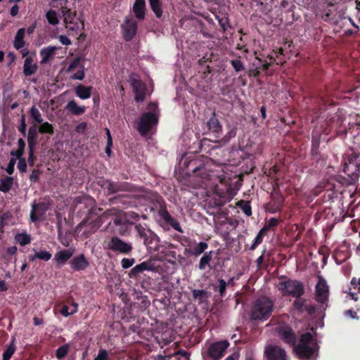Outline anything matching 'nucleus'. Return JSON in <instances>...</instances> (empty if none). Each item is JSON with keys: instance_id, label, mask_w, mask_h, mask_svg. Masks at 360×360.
I'll return each instance as SVG.
<instances>
[{"instance_id": "f257e3e1", "label": "nucleus", "mask_w": 360, "mask_h": 360, "mask_svg": "<svg viewBox=\"0 0 360 360\" xmlns=\"http://www.w3.org/2000/svg\"><path fill=\"white\" fill-rule=\"evenodd\" d=\"M274 308V302L271 299L261 296L252 302L249 318L251 321H267L271 317Z\"/></svg>"}, {"instance_id": "f03ea898", "label": "nucleus", "mask_w": 360, "mask_h": 360, "mask_svg": "<svg viewBox=\"0 0 360 360\" xmlns=\"http://www.w3.org/2000/svg\"><path fill=\"white\" fill-rule=\"evenodd\" d=\"M292 348L299 358L309 359L318 351L319 345L311 333L306 332L302 334L299 343H295Z\"/></svg>"}, {"instance_id": "7ed1b4c3", "label": "nucleus", "mask_w": 360, "mask_h": 360, "mask_svg": "<svg viewBox=\"0 0 360 360\" xmlns=\"http://www.w3.org/2000/svg\"><path fill=\"white\" fill-rule=\"evenodd\" d=\"M186 174L200 176L203 179H210V174L205 167L204 160L202 157L195 158L185 161L184 163Z\"/></svg>"}, {"instance_id": "20e7f679", "label": "nucleus", "mask_w": 360, "mask_h": 360, "mask_svg": "<svg viewBox=\"0 0 360 360\" xmlns=\"http://www.w3.org/2000/svg\"><path fill=\"white\" fill-rule=\"evenodd\" d=\"M158 213L160 217L159 224L165 230L168 231L170 229H174L180 233H183L179 222L169 214L165 203L160 205Z\"/></svg>"}, {"instance_id": "39448f33", "label": "nucleus", "mask_w": 360, "mask_h": 360, "mask_svg": "<svg viewBox=\"0 0 360 360\" xmlns=\"http://www.w3.org/2000/svg\"><path fill=\"white\" fill-rule=\"evenodd\" d=\"M159 115L153 112H143L137 122L136 129L142 136L148 135L153 127L157 126Z\"/></svg>"}, {"instance_id": "423d86ee", "label": "nucleus", "mask_w": 360, "mask_h": 360, "mask_svg": "<svg viewBox=\"0 0 360 360\" xmlns=\"http://www.w3.org/2000/svg\"><path fill=\"white\" fill-rule=\"evenodd\" d=\"M279 290L282 291L283 295L298 298L304 294V285L297 280L289 279L282 281L279 283Z\"/></svg>"}, {"instance_id": "0eeeda50", "label": "nucleus", "mask_w": 360, "mask_h": 360, "mask_svg": "<svg viewBox=\"0 0 360 360\" xmlns=\"http://www.w3.org/2000/svg\"><path fill=\"white\" fill-rule=\"evenodd\" d=\"M105 248L113 252L125 255H130L133 250L131 243L122 240L118 236H112L106 243Z\"/></svg>"}, {"instance_id": "6e6552de", "label": "nucleus", "mask_w": 360, "mask_h": 360, "mask_svg": "<svg viewBox=\"0 0 360 360\" xmlns=\"http://www.w3.org/2000/svg\"><path fill=\"white\" fill-rule=\"evenodd\" d=\"M102 187L107 191L108 194H113L121 191H136V187L127 181H104Z\"/></svg>"}, {"instance_id": "1a4fd4ad", "label": "nucleus", "mask_w": 360, "mask_h": 360, "mask_svg": "<svg viewBox=\"0 0 360 360\" xmlns=\"http://www.w3.org/2000/svg\"><path fill=\"white\" fill-rule=\"evenodd\" d=\"M276 330L280 339L285 344L293 347L295 344L297 343V335L289 325L285 323H279L276 326Z\"/></svg>"}, {"instance_id": "9d476101", "label": "nucleus", "mask_w": 360, "mask_h": 360, "mask_svg": "<svg viewBox=\"0 0 360 360\" xmlns=\"http://www.w3.org/2000/svg\"><path fill=\"white\" fill-rule=\"evenodd\" d=\"M229 345L230 343L226 340L214 342L209 346L207 355L212 360H219L224 356Z\"/></svg>"}, {"instance_id": "9b49d317", "label": "nucleus", "mask_w": 360, "mask_h": 360, "mask_svg": "<svg viewBox=\"0 0 360 360\" xmlns=\"http://www.w3.org/2000/svg\"><path fill=\"white\" fill-rule=\"evenodd\" d=\"M329 298V288L326 280L321 276L319 277V281L315 287L316 301L322 304L328 305Z\"/></svg>"}, {"instance_id": "f8f14e48", "label": "nucleus", "mask_w": 360, "mask_h": 360, "mask_svg": "<svg viewBox=\"0 0 360 360\" xmlns=\"http://www.w3.org/2000/svg\"><path fill=\"white\" fill-rule=\"evenodd\" d=\"M207 134L212 136L215 139H220L222 136V126L216 116L215 112L212 113V117L206 122Z\"/></svg>"}, {"instance_id": "ddd939ff", "label": "nucleus", "mask_w": 360, "mask_h": 360, "mask_svg": "<svg viewBox=\"0 0 360 360\" xmlns=\"http://www.w3.org/2000/svg\"><path fill=\"white\" fill-rule=\"evenodd\" d=\"M145 271H156V266L151 259L144 261L134 266L129 273L131 278H136Z\"/></svg>"}, {"instance_id": "4468645a", "label": "nucleus", "mask_w": 360, "mask_h": 360, "mask_svg": "<svg viewBox=\"0 0 360 360\" xmlns=\"http://www.w3.org/2000/svg\"><path fill=\"white\" fill-rule=\"evenodd\" d=\"M49 206L44 202L37 203L34 202L32 204V210L30 211V220L32 222H37L43 219V217L48 211Z\"/></svg>"}, {"instance_id": "2eb2a0df", "label": "nucleus", "mask_w": 360, "mask_h": 360, "mask_svg": "<svg viewBox=\"0 0 360 360\" xmlns=\"http://www.w3.org/2000/svg\"><path fill=\"white\" fill-rule=\"evenodd\" d=\"M123 37L127 41H131L135 36L137 31V23L131 18L126 17L124 23L122 25Z\"/></svg>"}, {"instance_id": "dca6fc26", "label": "nucleus", "mask_w": 360, "mask_h": 360, "mask_svg": "<svg viewBox=\"0 0 360 360\" xmlns=\"http://www.w3.org/2000/svg\"><path fill=\"white\" fill-rule=\"evenodd\" d=\"M340 179H342L340 176H336L331 177L330 179H323L320 181L311 191L310 195L311 197H316L323 191H326L327 188H333L335 187L333 181H340Z\"/></svg>"}, {"instance_id": "f3484780", "label": "nucleus", "mask_w": 360, "mask_h": 360, "mask_svg": "<svg viewBox=\"0 0 360 360\" xmlns=\"http://www.w3.org/2000/svg\"><path fill=\"white\" fill-rule=\"evenodd\" d=\"M89 266V262L83 254L74 257L70 262V266L75 271H84Z\"/></svg>"}, {"instance_id": "a211bd4d", "label": "nucleus", "mask_w": 360, "mask_h": 360, "mask_svg": "<svg viewBox=\"0 0 360 360\" xmlns=\"http://www.w3.org/2000/svg\"><path fill=\"white\" fill-rule=\"evenodd\" d=\"M265 354L268 360H286L285 351L276 346L267 347Z\"/></svg>"}, {"instance_id": "6ab92c4d", "label": "nucleus", "mask_w": 360, "mask_h": 360, "mask_svg": "<svg viewBox=\"0 0 360 360\" xmlns=\"http://www.w3.org/2000/svg\"><path fill=\"white\" fill-rule=\"evenodd\" d=\"M75 248H70L57 252L54 256V260L58 266H61L72 257L75 253Z\"/></svg>"}, {"instance_id": "aec40b11", "label": "nucleus", "mask_w": 360, "mask_h": 360, "mask_svg": "<svg viewBox=\"0 0 360 360\" xmlns=\"http://www.w3.org/2000/svg\"><path fill=\"white\" fill-rule=\"evenodd\" d=\"M344 172L347 174L352 180L358 179L360 174V162L349 161V164H345Z\"/></svg>"}, {"instance_id": "412c9836", "label": "nucleus", "mask_w": 360, "mask_h": 360, "mask_svg": "<svg viewBox=\"0 0 360 360\" xmlns=\"http://www.w3.org/2000/svg\"><path fill=\"white\" fill-rule=\"evenodd\" d=\"M143 244L150 252H159L160 251V248H162V246L160 245L159 237L154 232L152 233L150 238L146 239Z\"/></svg>"}, {"instance_id": "4be33fe9", "label": "nucleus", "mask_w": 360, "mask_h": 360, "mask_svg": "<svg viewBox=\"0 0 360 360\" xmlns=\"http://www.w3.org/2000/svg\"><path fill=\"white\" fill-rule=\"evenodd\" d=\"M38 132L39 129H37L36 124L29 127L27 133L28 148H36L38 143Z\"/></svg>"}, {"instance_id": "5701e85b", "label": "nucleus", "mask_w": 360, "mask_h": 360, "mask_svg": "<svg viewBox=\"0 0 360 360\" xmlns=\"http://www.w3.org/2000/svg\"><path fill=\"white\" fill-rule=\"evenodd\" d=\"M271 198L273 200L269 204V212L275 213L281 211L284 202L283 196L281 193H276V195H272Z\"/></svg>"}, {"instance_id": "b1692460", "label": "nucleus", "mask_w": 360, "mask_h": 360, "mask_svg": "<svg viewBox=\"0 0 360 360\" xmlns=\"http://www.w3.org/2000/svg\"><path fill=\"white\" fill-rule=\"evenodd\" d=\"M146 2L145 0H136L133 5V11L136 18L143 20L145 18Z\"/></svg>"}, {"instance_id": "393cba45", "label": "nucleus", "mask_w": 360, "mask_h": 360, "mask_svg": "<svg viewBox=\"0 0 360 360\" xmlns=\"http://www.w3.org/2000/svg\"><path fill=\"white\" fill-rule=\"evenodd\" d=\"M65 109L68 110L70 113L76 116H79L84 114L86 111L85 106L78 105L74 100H72L68 103V104L65 106Z\"/></svg>"}, {"instance_id": "a878e982", "label": "nucleus", "mask_w": 360, "mask_h": 360, "mask_svg": "<svg viewBox=\"0 0 360 360\" xmlns=\"http://www.w3.org/2000/svg\"><path fill=\"white\" fill-rule=\"evenodd\" d=\"M129 82L133 90H146L145 84L142 82L138 75H131Z\"/></svg>"}, {"instance_id": "bb28decb", "label": "nucleus", "mask_w": 360, "mask_h": 360, "mask_svg": "<svg viewBox=\"0 0 360 360\" xmlns=\"http://www.w3.org/2000/svg\"><path fill=\"white\" fill-rule=\"evenodd\" d=\"M56 50V46H49L41 49L40 51V55L42 57L41 63H46L49 60V59L54 55Z\"/></svg>"}, {"instance_id": "cd10ccee", "label": "nucleus", "mask_w": 360, "mask_h": 360, "mask_svg": "<svg viewBox=\"0 0 360 360\" xmlns=\"http://www.w3.org/2000/svg\"><path fill=\"white\" fill-rule=\"evenodd\" d=\"M25 30V28H20L18 30L17 34L14 39V47L18 50L22 48L25 45L24 36Z\"/></svg>"}, {"instance_id": "c85d7f7f", "label": "nucleus", "mask_w": 360, "mask_h": 360, "mask_svg": "<svg viewBox=\"0 0 360 360\" xmlns=\"http://www.w3.org/2000/svg\"><path fill=\"white\" fill-rule=\"evenodd\" d=\"M24 74L26 76H30L34 74L37 70V65L32 64V60L31 58L28 57L25 60L24 62Z\"/></svg>"}, {"instance_id": "c756f323", "label": "nucleus", "mask_w": 360, "mask_h": 360, "mask_svg": "<svg viewBox=\"0 0 360 360\" xmlns=\"http://www.w3.org/2000/svg\"><path fill=\"white\" fill-rule=\"evenodd\" d=\"M213 251L206 252L203 256L200 258L198 268L200 270L205 269L207 265H210V262L212 259Z\"/></svg>"}, {"instance_id": "7c9ffc66", "label": "nucleus", "mask_w": 360, "mask_h": 360, "mask_svg": "<svg viewBox=\"0 0 360 360\" xmlns=\"http://www.w3.org/2000/svg\"><path fill=\"white\" fill-rule=\"evenodd\" d=\"M13 184V179L11 176H7L0 180V191L8 193L12 188Z\"/></svg>"}, {"instance_id": "2f4dec72", "label": "nucleus", "mask_w": 360, "mask_h": 360, "mask_svg": "<svg viewBox=\"0 0 360 360\" xmlns=\"http://www.w3.org/2000/svg\"><path fill=\"white\" fill-rule=\"evenodd\" d=\"M161 253H163L165 257H169L171 259H168V262L172 264H174L176 259L181 260L184 259V257L181 255H176V252L174 250H167L166 248L160 250Z\"/></svg>"}, {"instance_id": "473e14b6", "label": "nucleus", "mask_w": 360, "mask_h": 360, "mask_svg": "<svg viewBox=\"0 0 360 360\" xmlns=\"http://www.w3.org/2000/svg\"><path fill=\"white\" fill-rule=\"evenodd\" d=\"M150 8L158 18L162 15V4L160 0H148Z\"/></svg>"}, {"instance_id": "72a5a7b5", "label": "nucleus", "mask_w": 360, "mask_h": 360, "mask_svg": "<svg viewBox=\"0 0 360 360\" xmlns=\"http://www.w3.org/2000/svg\"><path fill=\"white\" fill-rule=\"evenodd\" d=\"M208 248V244L205 242L196 243L192 248V255L198 257L205 252Z\"/></svg>"}, {"instance_id": "f704fd0d", "label": "nucleus", "mask_w": 360, "mask_h": 360, "mask_svg": "<svg viewBox=\"0 0 360 360\" xmlns=\"http://www.w3.org/2000/svg\"><path fill=\"white\" fill-rule=\"evenodd\" d=\"M334 189L335 187L333 188H327L321 199H318L317 201H319L320 203H326L332 201L336 196V193L334 191Z\"/></svg>"}, {"instance_id": "c9c22d12", "label": "nucleus", "mask_w": 360, "mask_h": 360, "mask_svg": "<svg viewBox=\"0 0 360 360\" xmlns=\"http://www.w3.org/2000/svg\"><path fill=\"white\" fill-rule=\"evenodd\" d=\"M292 305L295 310L300 313H302L304 311L307 305V300L302 298L301 297L295 298Z\"/></svg>"}, {"instance_id": "e433bc0d", "label": "nucleus", "mask_w": 360, "mask_h": 360, "mask_svg": "<svg viewBox=\"0 0 360 360\" xmlns=\"http://www.w3.org/2000/svg\"><path fill=\"white\" fill-rule=\"evenodd\" d=\"M141 200V199H145L144 195H134L131 197H124L122 199L121 202L122 204L127 205L128 207H133L135 205V202L132 200Z\"/></svg>"}, {"instance_id": "4c0bfd02", "label": "nucleus", "mask_w": 360, "mask_h": 360, "mask_svg": "<svg viewBox=\"0 0 360 360\" xmlns=\"http://www.w3.org/2000/svg\"><path fill=\"white\" fill-rule=\"evenodd\" d=\"M16 350V347L14 344V339L11 341L10 345L6 347L3 353V360H10L13 354Z\"/></svg>"}, {"instance_id": "58836bf2", "label": "nucleus", "mask_w": 360, "mask_h": 360, "mask_svg": "<svg viewBox=\"0 0 360 360\" xmlns=\"http://www.w3.org/2000/svg\"><path fill=\"white\" fill-rule=\"evenodd\" d=\"M15 239L22 246L26 245L31 242L30 236L25 233H18Z\"/></svg>"}, {"instance_id": "ea45409f", "label": "nucleus", "mask_w": 360, "mask_h": 360, "mask_svg": "<svg viewBox=\"0 0 360 360\" xmlns=\"http://www.w3.org/2000/svg\"><path fill=\"white\" fill-rule=\"evenodd\" d=\"M39 132L41 134L53 135L54 134V128L51 124L48 122H45L39 126Z\"/></svg>"}, {"instance_id": "a19ab883", "label": "nucleus", "mask_w": 360, "mask_h": 360, "mask_svg": "<svg viewBox=\"0 0 360 360\" xmlns=\"http://www.w3.org/2000/svg\"><path fill=\"white\" fill-rule=\"evenodd\" d=\"M62 13L64 17V22L65 23H73L72 20L76 15V12L72 13L70 8L65 7L63 8Z\"/></svg>"}, {"instance_id": "79ce46f5", "label": "nucleus", "mask_w": 360, "mask_h": 360, "mask_svg": "<svg viewBox=\"0 0 360 360\" xmlns=\"http://www.w3.org/2000/svg\"><path fill=\"white\" fill-rule=\"evenodd\" d=\"M69 350V345H64L60 347H59L56 351V356L58 360H61L64 359Z\"/></svg>"}, {"instance_id": "37998d69", "label": "nucleus", "mask_w": 360, "mask_h": 360, "mask_svg": "<svg viewBox=\"0 0 360 360\" xmlns=\"http://www.w3.org/2000/svg\"><path fill=\"white\" fill-rule=\"evenodd\" d=\"M46 18L49 23L52 25H56L59 22L57 13L54 10H49L46 14Z\"/></svg>"}, {"instance_id": "c03bdc74", "label": "nucleus", "mask_w": 360, "mask_h": 360, "mask_svg": "<svg viewBox=\"0 0 360 360\" xmlns=\"http://www.w3.org/2000/svg\"><path fill=\"white\" fill-rule=\"evenodd\" d=\"M30 115L34 120V124H40L42 122L43 119L41 118V113L39 110L34 106H32L30 109Z\"/></svg>"}, {"instance_id": "a18cd8bd", "label": "nucleus", "mask_w": 360, "mask_h": 360, "mask_svg": "<svg viewBox=\"0 0 360 360\" xmlns=\"http://www.w3.org/2000/svg\"><path fill=\"white\" fill-rule=\"evenodd\" d=\"M35 256L37 257V259L47 262L51 259L52 254L46 250H40L39 252H35Z\"/></svg>"}, {"instance_id": "49530a36", "label": "nucleus", "mask_w": 360, "mask_h": 360, "mask_svg": "<svg viewBox=\"0 0 360 360\" xmlns=\"http://www.w3.org/2000/svg\"><path fill=\"white\" fill-rule=\"evenodd\" d=\"M239 205L242 211L248 217L252 215V208L249 201H240Z\"/></svg>"}, {"instance_id": "de8ad7c7", "label": "nucleus", "mask_w": 360, "mask_h": 360, "mask_svg": "<svg viewBox=\"0 0 360 360\" xmlns=\"http://www.w3.org/2000/svg\"><path fill=\"white\" fill-rule=\"evenodd\" d=\"M192 295L195 300H198L199 303L202 302V299L206 296L207 292L204 290H192Z\"/></svg>"}, {"instance_id": "09e8293b", "label": "nucleus", "mask_w": 360, "mask_h": 360, "mask_svg": "<svg viewBox=\"0 0 360 360\" xmlns=\"http://www.w3.org/2000/svg\"><path fill=\"white\" fill-rule=\"evenodd\" d=\"M237 129L235 127L231 129L226 135L224 136H221V141L224 142H228L231 139L234 138L236 136Z\"/></svg>"}, {"instance_id": "8fccbe9b", "label": "nucleus", "mask_w": 360, "mask_h": 360, "mask_svg": "<svg viewBox=\"0 0 360 360\" xmlns=\"http://www.w3.org/2000/svg\"><path fill=\"white\" fill-rule=\"evenodd\" d=\"M35 148H29L27 162L30 167H33L34 165L36 160Z\"/></svg>"}, {"instance_id": "3c124183", "label": "nucleus", "mask_w": 360, "mask_h": 360, "mask_svg": "<svg viewBox=\"0 0 360 360\" xmlns=\"http://www.w3.org/2000/svg\"><path fill=\"white\" fill-rule=\"evenodd\" d=\"M109 352L103 348L98 350V355L94 359V360H108Z\"/></svg>"}, {"instance_id": "603ef678", "label": "nucleus", "mask_w": 360, "mask_h": 360, "mask_svg": "<svg viewBox=\"0 0 360 360\" xmlns=\"http://www.w3.org/2000/svg\"><path fill=\"white\" fill-rule=\"evenodd\" d=\"M136 262V259L134 258H123L121 260V266L123 269H127L134 265Z\"/></svg>"}, {"instance_id": "864d4df0", "label": "nucleus", "mask_w": 360, "mask_h": 360, "mask_svg": "<svg viewBox=\"0 0 360 360\" xmlns=\"http://www.w3.org/2000/svg\"><path fill=\"white\" fill-rule=\"evenodd\" d=\"M231 64L236 72H240L245 70L243 63L239 59L232 60Z\"/></svg>"}, {"instance_id": "5fc2aeb1", "label": "nucleus", "mask_w": 360, "mask_h": 360, "mask_svg": "<svg viewBox=\"0 0 360 360\" xmlns=\"http://www.w3.org/2000/svg\"><path fill=\"white\" fill-rule=\"evenodd\" d=\"M263 238H264L263 236H262L259 233H257V236L255 237V238L253 241V243L252 244V245L250 248V250L252 251L255 250L257 248V247L262 243Z\"/></svg>"}, {"instance_id": "6e6d98bb", "label": "nucleus", "mask_w": 360, "mask_h": 360, "mask_svg": "<svg viewBox=\"0 0 360 360\" xmlns=\"http://www.w3.org/2000/svg\"><path fill=\"white\" fill-rule=\"evenodd\" d=\"M26 129L25 116L22 115L20 118V125L18 127V130L25 136L26 135Z\"/></svg>"}, {"instance_id": "4d7b16f0", "label": "nucleus", "mask_w": 360, "mask_h": 360, "mask_svg": "<svg viewBox=\"0 0 360 360\" xmlns=\"http://www.w3.org/2000/svg\"><path fill=\"white\" fill-rule=\"evenodd\" d=\"M15 163L16 159L14 158H11L6 169V171L8 174L11 175L13 174Z\"/></svg>"}, {"instance_id": "13d9d810", "label": "nucleus", "mask_w": 360, "mask_h": 360, "mask_svg": "<svg viewBox=\"0 0 360 360\" xmlns=\"http://www.w3.org/2000/svg\"><path fill=\"white\" fill-rule=\"evenodd\" d=\"M27 162L25 158L20 159L18 162V169L20 173H25L27 172Z\"/></svg>"}, {"instance_id": "bf43d9fd", "label": "nucleus", "mask_w": 360, "mask_h": 360, "mask_svg": "<svg viewBox=\"0 0 360 360\" xmlns=\"http://www.w3.org/2000/svg\"><path fill=\"white\" fill-rule=\"evenodd\" d=\"M148 112H153L157 113L159 115V108L158 105L155 102H150L147 105Z\"/></svg>"}, {"instance_id": "052dcab7", "label": "nucleus", "mask_w": 360, "mask_h": 360, "mask_svg": "<svg viewBox=\"0 0 360 360\" xmlns=\"http://www.w3.org/2000/svg\"><path fill=\"white\" fill-rule=\"evenodd\" d=\"M135 229H136V232L138 233V235L139 237L142 236L143 235L146 234V233L151 231V230L146 229L140 224L135 226Z\"/></svg>"}, {"instance_id": "680f3d73", "label": "nucleus", "mask_w": 360, "mask_h": 360, "mask_svg": "<svg viewBox=\"0 0 360 360\" xmlns=\"http://www.w3.org/2000/svg\"><path fill=\"white\" fill-rule=\"evenodd\" d=\"M135 229H136V232L138 233V235L139 237L142 236L143 235L146 234V233L151 231V230L146 229L140 224L135 226Z\"/></svg>"}, {"instance_id": "e2e57ef3", "label": "nucleus", "mask_w": 360, "mask_h": 360, "mask_svg": "<svg viewBox=\"0 0 360 360\" xmlns=\"http://www.w3.org/2000/svg\"><path fill=\"white\" fill-rule=\"evenodd\" d=\"M40 174L41 171L39 169H33L30 176V181L32 182H38Z\"/></svg>"}, {"instance_id": "0e129e2a", "label": "nucleus", "mask_w": 360, "mask_h": 360, "mask_svg": "<svg viewBox=\"0 0 360 360\" xmlns=\"http://www.w3.org/2000/svg\"><path fill=\"white\" fill-rule=\"evenodd\" d=\"M226 288V283L224 279L219 280V291L221 296H224Z\"/></svg>"}, {"instance_id": "69168bd1", "label": "nucleus", "mask_w": 360, "mask_h": 360, "mask_svg": "<svg viewBox=\"0 0 360 360\" xmlns=\"http://www.w3.org/2000/svg\"><path fill=\"white\" fill-rule=\"evenodd\" d=\"M79 63H80V58H75L71 63L68 66V71H72L74 70L75 69H76L79 65Z\"/></svg>"}, {"instance_id": "338daca9", "label": "nucleus", "mask_w": 360, "mask_h": 360, "mask_svg": "<svg viewBox=\"0 0 360 360\" xmlns=\"http://www.w3.org/2000/svg\"><path fill=\"white\" fill-rule=\"evenodd\" d=\"M146 98V91H135V101L138 103L143 102Z\"/></svg>"}, {"instance_id": "774afa93", "label": "nucleus", "mask_w": 360, "mask_h": 360, "mask_svg": "<svg viewBox=\"0 0 360 360\" xmlns=\"http://www.w3.org/2000/svg\"><path fill=\"white\" fill-rule=\"evenodd\" d=\"M351 285L353 289H357L358 292L360 293V278L357 280L355 277L351 280Z\"/></svg>"}]
</instances>
